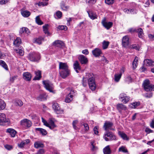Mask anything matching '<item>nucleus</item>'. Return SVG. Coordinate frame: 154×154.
Wrapping results in <instances>:
<instances>
[{"mask_svg": "<svg viewBox=\"0 0 154 154\" xmlns=\"http://www.w3.org/2000/svg\"><path fill=\"white\" fill-rule=\"evenodd\" d=\"M119 135L124 140H128V138L127 137V135L124 133L119 131L118 133Z\"/></svg>", "mask_w": 154, "mask_h": 154, "instance_id": "nucleus-31", "label": "nucleus"}, {"mask_svg": "<svg viewBox=\"0 0 154 154\" xmlns=\"http://www.w3.org/2000/svg\"><path fill=\"white\" fill-rule=\"evenodd\" d=\"M16 105L17 106H21L23 105V103L21 100H18L16 102Z\"/></svg>", "mask_w": 154, "mask_h": 154, "instance_id": "nucleus-55", "label": "nucleus"}, {"mask_svg": "<svg viewBox=\"0 0 154 154\" xmlns=\"http://www.w3.org/2000/svg\"><path fill=\"white\" fill-rule=\"evenodd\" d=\"M144 62L146 63V65L150 66H154V61L150 59H147L144 60Z\"/></svg>", "mask_w": 154, "mask_h": 154, "instance_id": "nucleus-25", "label": "nucleus"}, {"mask_svg": "<svg viewBox=\"0 0 154 154\" xmlns=\"http://www.w3.org/2000/svg\"><path fill=\"white\" fill-rule=\"evenodd\" d=\"M74 68L77 73H79L78 70H81V67L78 62L77 61L75 62L73 64Z\"/></svg>", "mask_w": 154, "mask_h": 154, "instance_id": "nucleus-22", "label": "nucleus"}, {"mask_svg": "<svg viewBox=\"0 0 154 154\" xmlns=\"http://www.w3.org/2000/svg\"><path fill=\"white\" fill-rule=\"evenodd\" d=\"M103 138L106 141L116 140V137L113 133L109 131H105L103 135Z\"/></svg>", "mask_w": 154, "mask_h": 154, "instance_id": "nucleus-2", "label": "nucleus"}, {"mask_svg": "<svg viewBox=\"0 0 154 154\" xmlns=\"http://www.w3.org/2000/svg\"><path fill=\"white\" fill-rule=\"evenodd\" d=\"M138 33V36L140 38H142L143 35V31L141 28H139L135 30Z\"/></svg>", "mask_w": 154, "mask_h": 154, "instance_id": "nucleus-35", "label": "nucleus"}, {"mask_svg": "<svg viewBox=\"0 0 154 154\" xmlns=\"http://www.w3.org/2000/svg\"><path fill=\"white\" fill-rule=\"evenodd\" d=\"M89 17L92 20H94L97 18V16L96 13L91 11H87Z\"/></svg>", "mask_w": 154, "mask_h": 154, "instance_id": "nucleus-18", "label": "nucleus"}, {"mask_svg": "<svg viewBox=\"0 0 154 154\" xmlns=\"http://www.w3.org/2000/svg\"><path fill=\"white\" fill-rule=\"evenodd\" d=\"M138 58L136 57L134 60L132 66L134 69H135L138 65Z\"/></svg>", "mask_w": 154, "mask_h": 154, "instance_id": "nucleus-30", "label": "nucleus"}, {"mask_svg": "<svg viewBox=\"0 0 154 154\" xmlns=\"http://www.w3.org/2000/svg\"><path fill=\"white\" fill-rule=\"evenodd\" d=\"M143 96L144 97L147 98H150L152 96V93L151 92L146 93L144 94Z\"/></svg>", "mask_w": 154, "mask_h": 154, "instance_id": "nucleus-49", "label": "nucleus"}, {"mask_svg": "<svg viewBox=\"0 0 154 154\" xmlns=\"http://www.w3.org/2000/svg\"><path fill=\"white\" fill-rule=\"evenodd\" d=\"M144 90L146 91H154V85L150 84L148 80H145L143 84Z\"/></svg>", "mask_w": 154, "mask_h": 154, "instance_id": "nucleus-4", "label": "nucleus"}, {"mask_svg": "<svg viewBox=\"0 0 154 154\" xmlns=\"http://www.w3.org/2000/svg\"><path fill=\"white\" fill-rule=\"evenodd\" d=\"M60 6L61 9L64 11H67L69 8V6L66 5L63 1L61 3Z\"/></svg>", "mask_w": 154, "mask_h": 154, "instance_id": "nucleus-20", "label": "nucleus"}, {"mask_svg": "<svg viewBox=\"0 0 154 154\" xmlns=\"http://www.w3.org/2000/svg\"><path fill=\"white\" fill-rule=\"evenodd\" d=\"M129 44V38L128 36L126 35L124 36L122 39V45L123 47H127Z\"/></svg>", "mask_w": 154, "mask_h": 154, "instance_id": "nucleus-14", "label": "nucleus"}, {"mask_svg": "<svg viewBox=\"0 0 154 154\" xmlns=\"http://www.w3.org/2000/svg\"><path fill=\"white\" fill-rule=\"evenodd\" d=\"M129 48L131 49H135L139 51L140 49V47L138 45L136 44L132 45H131Z\"/></svg>", "mask_w": 154, "mask_h": 154, "instance_id": "nucleus-47", "label": "nucleus"}, {"mask_svg": "<svg viewBox=\"0 0 154 154\" xmlns=\"http://www.w3.org/2000/svg\"><path fill=\"white\" fill-rule=\"evenodd\" d=\"M78 59L80 63L82 64H86L88 62V59L84 56L82 55H79Z\"/></svg>", "mask_w": 154, "mask_h": 154, "instance_id": "nucleus-15", "label": "nucleus"}, {"mask_svg": "<svg viewBox=\"0 0 154 154\" xmlns=\"http://www.w3.org/2000/svg\"><path fill=\"white\" fill-rule=\"evenodd\" d=\"M78 121L77 120H75L73 122L72 125L74 129L75 130H77L78 128L76 126V124L78 123Z\"/></svg>", "mask_w": 154, "mask_h": 154, "instance_id": "nucleus-50", "label": "nucleus"}, {"mask_svg": "<svg viewBox=\"0 0 154 154\" xmlns=\"http://www.w3.org/2000/svg\"><path fill=\"white\" fill-rule=\"evenodd\" d=\"M42 122L43 123L44 125L52 129L56 127L54 123V119L53 118H50L49 119V123L43 117L42 118Z\"/></svg>", "mask_w": 154, "mask_h": 154, "instance_id": "nucleus-3", "label": "nucleus"}, {"mask_svg": "<svg viewBox=\"0 0 154 154\" xmlns=\"http://www.w3.org/2000/svg\"><path fill=\"white\" fill-rule=\"evenodd\" d=\"M88 85L92 91H94L96 88V85L95 83L94 75L92 76V78H89L88 80Z\"/></svg>", "mask_w": 154, "mask_h": 154, "instance_id": "nucleus-9", "label": "nucleus"}, {"mask_svg": "<svg viewBox=\"0 0 154 154\" xmlns=\"http://www.w3.org/2000/svg\"><path fill=\"white\" fill-rule=\"evenodd\" d=\"M96 2V0H86V2L88 4H94Z\"/></svg>", "mask_w": 154, "mask_h": 154, "instance_id": "nucleus-57", "label": "nucleus"}, {"mask_svg": "<svg viewBox=\"0 0 154 154\" xmlns=\"http://www.w3.org/2000/svg\"><path fill=\"white\" fill-rule=\"evenodd\" d=\"M122 76L121 74H116L115 75V80L116 82H118Z\"/></svg>", "mask_w": 154, "mask_h": 154, "instance_id": "nucleus-43", "label": "nucleus"}, {"mask_svg": "<svg viewBox=\"0 0 154 154\" xmlns=\"http://www.w3.org/2000/svg\"><path fill=\"white\" fill-rule=\"evenodd\" d=\"M59 69L60 75L63 78H65L70 75V71L67 63L59 62Z\"/></svg>", "mask_w": 154, "mask_h": 154, "instance_id": "nucleus-1", "label": "nucleus"}, {"mask_svg": "<svg viewBox=\"0 0 154 154\" xmlns=\"http://www.w3.org/2000/svg\"><path fill=\"white\" fill-rule=\"evenodd\" d=\"M35 21L36 23L39 25H41L43 24V23L41 20L39 18V16H38L35 18Z\"/></svg>", "mask_w": 154, "mask_h": 154, "instance_id": "nucleus-46", "label": "nucleus"}, {"mask_svg": "<svg viewBox=\"0 0 154 154\" xmlns=\"http://www.w3.org/2000/svg\"><path fill=\"white\" fill-rule=\"evenodd\" d=\"M32 125L31 122L26 119H24L20 121V125L25 129H27L30 127Z\"/></svg>", "mask_w": 154, "mask_h": 154, "instance_id": "nucleus-7", "label": "nucleus"}, {"mask_svg": "<svg viewBox=\"0 0 154 154\" xmlns=\"http://www.w3.org/2000/svg\"><path fill=\"white\" fill-rule=\"evenodd\" d=\"M58 103L57 102H54L52 106V108L54 110V112L57 113L58 111Z\"/></svg>", "mask_w": 154, "mask_h": 154, "instance_id": "nucleus-39", "label": "nucleus"}, {"mask_svg": "<svg viewBox=\"0 0 154 154\" xmlns=\"http://www.w3.org/2000/svg\"><path fill=\"white\" fill-rule=\"evenodd\" d=\"M8 119L6 118L5 115L3 113H0V125H2L4 123L8 122Z\"/></svg>", "mask_w": 154, "mask_h": 154, "instance_id": "nucleus-12", "label": "nucleus"}, {"mask_svg": "<svg viewBox=\"0 0 154 154\" xmlns=\"http://www.w3.org/2000/svg\"><path fill=\"white\" fill-rule=\"evenodd\" d=\"M14 50L16 51L17 53L21 56H23L24 54V51L22 49H14Z\"/></svg>", "mask_w": 154, "mask_h": 154, "instance_id": "nucleus-48", "label": "nucleus"}, {"mask_svg": "<svg viewBox=\"0 0 154 154\" xmlns=\"http://www.w3.org/2000/svg\"><path fill=\"white\" fill-rule=\"evenodd\" d=\"M119 152L126 153L128 152V151L125 146H122L119 148Z\"/></svg>", "mask_w": 154, "mask_h": 154, "instance_id": "nucleus-40", "label": "nucleus"}, {"mask_svg": "<svg viewBox=\"0 0 154 154\" xmlns=\"http://www.w3.org/2000/svg\"><path fill=\"white\" fill-rule=\"evenodd\" d=\"M30 142V140L29 139H26L21 142L20 144H18V145L19 147L21 148L23 147L25 145L29 143Z\"/></svg>", "mask_w": 154, "mask_h": 154, "instance_id": "nucleus-21", "label": "nucleus"}, {"mask_svg": "<svg viewBox=\"0 0 154 154\" xmlns=\"http://www.w3.org/2000/svg\"><path fill=\"white\" fill-rule=\"evenodd\" d=\"M34 146L36 148H43L44 147V144L41 142L39 141L35 142L34 143Z\"/></svg>", "mask_w": 154, "mask_h": 154, "instance_id": "nucleus-27", "label": "nucleus"}, {"mask_svg": "<svg viewBox=\"0 0 154 154\" xmlns=\"http://www.w3.org/2000/svg\"><path fill=\"white\" fill-rule=\"evenodd\" d=\"M58 29L61 30L66 31L67 29V27L66 26H58Z\"/></svg>", "mask_w": 154, "mask_h": 154, "instance_id": "nucleus-51", "label": "nucleus"}, {"mask_svg": "<svg viewBox=\"0 0 154 154\" xmlns=\"http://www.w3.org/2000/svg\"><path fill=\"white\" fill-rule=\"evenodd\" d=\"M113 123L110 122L106 121L104 123L103 128L106 131H109V130H114L115 129L112 128Z\"/></svg>", "mask_w": 154, "mask_h": 154, "instance_id": "nucleus-8", "label": "nucleus"}, {"mask_svg": "<svg viewBox=\"0 0 154 154\" xmlns=\"http://www.w3.org/2000/svg\"><path fill=\"white\" fill-rule=\"evenodd\" d=\"M116 108L120 112H121L122 110H126V107L122 103H119L116 105Z\"/></svg>", "mask_w": 154, "mask_h": 154, "instance_id": "nucleus-17", "label": "nucleus"}, {"mask_svg": "<svg viewBox=\"0 0 154 154\" xmlns=\"http://www.w3.org/2000/svg\"><path fill=\"white\" fill-rule=\"evenodd\" d=\"M23 78L27 81H30L32 77L31 74L29 72H25L23 74Z\"/></svg>", "mask_w": 154, "mask_h": 154, "instance_id": "nucleus-16", "label": "nucleus"}, {"mask_svg": "<svg viewBox=\"0 0 154 154\" xmlns=\"http://www.w3.org/2000/svg\"><path fill=\"white\" fill-rule=\"evenodd\" d=\"M47 96L46 94L43 93L40 94L37 97V99L40 101L45 100L47 98Z\"/></svg>", "mask_w": 154, "mask_h": 154, "instance_id": "nucleus-24", "label": "nucleus"}, {"mask_svg": "<svg viewBox=\"0 0 154 154\" xmlns=\"http://www.w3.org/2000/svg\"><path fill=\"white\" fill-rule=\"evenodd\" d=\"M92 76H93V74L88 73L87 74L85 77L83 78L82 84L84 87H85L87 85V82L88 83L89 79V78H91Z\"/></svg>", "mask_w": 154, "mask_h": 154, "instance_id": "nucleus-10", "label": "nucleus"}, {"mask_svg": "<svg viewBox=\"0 0 154 154\" xmlns=\"http://www.w3.org/2000/svg\"><path fill=\"white\" fill-rule=\"evenodd\" d=\"M43 83L45 88L51 92L54 93L55 92L53 90L54 86L53 84L48 80L44 81Z\"/></svg>", "mask_w": 154, "mask_h": 154, "instance_id": "nucleus-5", "label": "nucleus"}, {"mask_svg": "<svg viewBox=\"0 0 154 154\" xmlns=\"http://www.w3.org/2000/svg\"><path fill=\"white\" fill-rule=\"evenodd\" d=\"M44 40V39L43 38L40 37L36 38L35 40V42L38 44L40 45L41 44L42 42Z\"/></svg>", "mask_w": 154, "mask_h": 154, "instance_id": "nucleus-42", "label": "nucleus"}, {"mask_svg": "<svg viewBox=\"0 0 154 154\" xmlns=\"http://www.w3.org/2000/svg\"><path fill=\"white\" fill-rule=\"evenodd\" d=\"M6 132L9 133L11 136L12 137H14L17 133L16 131L11 128L8 129L6 130Z\"/></svg>", "mask_w": 154, "mask_h": 154, "instance_id": "nucleus-19", "label": "nucleus"}, {"mask_svg": "<svg viewBox=\"0 0 154 154\" xmlns=\"http://www.w3.org/2000/svg\"><path fill=\"white\" fill-rule=\"evenodd\" d=\"M82 125L84 126L85 131H88L89 130V127L87 123H83Z\"/></svg>", "mask_w": 154, "mask_h": 154, "instance_id": "nucleus-60", "label": "nucleus"}, {"mask_svg": "<svg viewBox=\"0 0 154 154\" xmlns=\"http://www.w3.org/2000/svg\"><path fill=\"white\" fill-rule=\"evenodd\" d=\"M130 97L128 96H126L125 98L122 99L121 101L123 102L124 103L126 104L130 100Z\"/></svg>", "mask_w": 154, "mask_h": 154, "instance_id": "nucleus-44", "label": "nucleus"}, {"mask_svg": "<svg viewBox=\"0 0 154 154\" xmlns=\"http://www.w3.org/2000/svg\"><path fill=\"white\" fill-rule=\"evenodd\" d=\"M36 75L34 78V80H39L41 77V71L38 70L37 71H35V72Z\"/></svg>", "mask_w": 154, "mask_h": 154, "instance_id": "nucleus-26", "label": "nucleus"}, {"mask_svg": "<svg viewBox=\"0 0 154 154\" xmlns=\"http://www.w3.org/2000/svg\"><path fill=\"white\" fill-rule=\"evenodd\" d=\"M94 141H93L91 142V149L92 150H94L97 149V147L95 146L94 145Z\"/></svg>", "mask_w": 154, "mask_h": 154, "instance_id": "nucleus-54", "label": "nucleus"}, {"mask_svg": "<svg viewBox=\"0 0 154 154\" xmlns=\"http://www.w3.org/2000/svg\"><path fill=\"white\" fill-rule=\"evenodd\" d=\"M109 42L108 41L104 40L102 43V47L103 49H106L108 48L109 45Z\"/></svg>", "mask_w": 154, "mask_h": 154, "instance_id": "nucleus-32", "label": "nucleus"}, {"mask_svg": "<svg viewBox=\"0 0 154 154\" xmlns=\"http://www.w3.org/2000/svg\"><path fill=\"white\" fill-rule=\"evenodd\" d=\"M36 130L39 131L40 133L44 135H46L47 134L46 131L45 129L42 128H36Z\"/></svg>", "mask_w": 154, "mask_h": 154, "instance_id": "nucleus-36", "label": "nucleus"}, {"mask_svg": "<svg viewBox=\"0 0 154 154\" xmlns=\"http://www.w3.org/2000/svg\"><path fill=\"white\" fill-rule=\"evenodd\" d=\"M145 131L147 133V134H149L150 133H152L153 132V131L151 130L149 128H146L145 130Z\"/></svg>", "mask_w": 154, "mask_h": 154, "instance_id": "nucleus-64", "label": "nucleus"}, {"mask_svg": "<svg viewBox=\"0 0 154 154\" xmlns=\"http://www.w3.org/2000/svg\"><path fill=\"white\" fill-rule=\"evenodd\" d=\"M99 128V127L98 126H96L94 127L93 129V130L94 132V133L96 135H98L99 133V132L98 131Z\"/></svg>", "mask_w": 154, "mask_h": 154, "instance_id": "nucleus-53", "label": "nucleus"}, {"mask_svg": "<svg viewBox=\"0 0 154 154\" xmlns=\"http://www.w3.org/2000/svg\"><path fill=\"white\" fill-rule=\"evenodd\" d=\"M140 105V103L139 102H134L129 105L130 107L132 108L135 109L139 106Z\"/></svg>", "mask_w": 154, "mask_h": 154, "instance_id": "nucleus-33", "label": "nucleus"}, {"mask_svg": "<svg viewBox=\"0 0 154 154\" xmlns=\"http://www.w3.org/2000/svg\"><path fill=\"white\" fill-rule=\"evenodd\" d=\"M17 76L15 75L14 76L10 77V81L11 83L14 82V81L17 78Z\"/></svg>", "mask_w": 154, "mask_h": 154, "instance_id": "nucleus-58", "label": "nucleus"}, {"mask_svg": "<svg viewBox=\"0 0 154 154\" xmlns=\"http://www.w3.org/2000/svg\"><path fill=\"white\" fill-rule=\"evenodd\" d=\"M125 81L128 83H129L132 81V78L130 76H128L126 79Z\"/></svg>", "mask_w": 154, "mask_h": 154, "instance_id": "nucleus-59", "label": "nucleus"}, {"mask_svg": "<svg viewBox=\"0 0 154 154\" xmlns=\"http://www.w3.org/2000/svg\"><path fill=\"white\" fill-rule=\"evenodd\" d=\"M21 14L24 17H27L30 15V13L27 11H21Z\"/></svg>", "mask_w": 154, "mask_h": 154, "instance_id": "nucleus-34", "label": "nucleus"}, {"mask_svg": "<svg viewBox=\"0 0 154 154\" xmlns=\"http://www.w3.org/2000/svg\"><path fill=\"white\" fill-rule=\"evenodd\" d=\"M21 41L19 37H17L14 42V44L16 46H18L21 43Z\"/></svg>", "mask_w": 154, "mask_h": 154, "instance_id": "nucleus-29", "label": "nucleus"}, {"mask_svg": "<svg viewBox=\"0 0 154 154\" xmlns=\"http://www.w3.org/2000/svg\"><path fill=\"white\" fill-rule=\"evenodd\" d=\"M4 147L8 150H10L12 149L13 147L11 145L6 144L4 145Z\"/></svg>", "mask_w": 154, "mask_h": 154, "instance_id": "nucleus-52", "label": "nucleus"}, {"mask_svg": "<svg viewBox=\"0 0 154 154\" xmlns=\"http://www.w3.org/2000/svg\"><path fill=\"white\" fill-rule=\"evenodd\" d=\"M148 36L150 41H153L154 40V34L152 35L151 34H149L148 35Z\"/></svg>", "mask_w": 154, "mask_h": 154, "instance_id": "nucleus-62", "label": "nucleus"}, {"mask_svg": "<svg viewBox=\"0 0 154 154\" xmlns=\"http://www.w3.org/2000/svg\"><path fill=\"white\" fill-rule=\"evenodd\" d=\"M48 25L46 24L45 25V26H43V30L44 32L46 35H47L48 36L49 35H50V33L48 32Z\"/></svg>", "mask_w": 154, "mask_h": 154, "instance_id": "nucleus-38", "label": "nucleus"}, {"mask_svg": "<svg viewBox=\"0 0 154 154\" xmlns=\"http://www.w3.org/2000/svg\"><path fill=\"white\" fill-rule=\"evenodd\" d=\"M103 151L104 154H110L111 152L109 145L106 146L103 149Z\"/></svg>", "mask_w": 154, "mask_h": 154, "instance_id": "nucleus-23", "label": "nucleus"}, {"mask_svg": "<svg viewBox=\"0 0 154 154\" xmlns=\"http://www.w3.org/2000/svg\"><path fill=\"white\" fill-rule=\"evenodd\" d=\"M28 58L31 61H38L40 59V54L38 53H31L29 54Z\"/></svg>", "mask_w": 154, "mask_h": 154, "instance_id": "nucleus-6", "label": "nucleus"}, {"mask_svg": "<svg viewBox=\"0 0 154 154\" xmlns=\"http://www.w3.org/2000/svg\"><path fill=\"white\" fill-rule=\"evenodd\" d=\"M93 54L95 57H98L102 54V50L98 48H96L92 51Z\"/></svg>", "mask_w": 154, "mask_h": 154, "instance_id": "nucleus-11", "label": "nucleus"}, {"mask_svg": "<svg viewBox=\"0 0 154 154\" xmlns=\"http://www.w3.org/2000/svg\"><path fill=\"white\" fill-rule=\"evenodd\" d=\"M114 0H105V2L109 5H112L114 3Z\"/></svg>", "mask_w": 154, "mask_h": 154, "instance_id": "nucleus-56", "label": "nucleus"}, {"mask_svg": "<svg viewBox=\"0 0 154 154\" xmlns=\"http://www.w3.org/2000/svg\"><path fill=\"white\" fill-rule=\"evenodd\" d=\"M72 95L68 94L65 99V102L68 103L70 102L72 100Z\"/></svg>", "mask_w": 154, "mask_h": 154, "instance_id": "nucleus-37", "label": "nucleus"}, {"mask_svg": "<svg viewBox=\"0 0 154 154\" xmlns=\"http://www.w3.org/2000/svg\"><path fill=\"white\" fill-rule=\"evenodd\" d=\"M6 104L4 101L0 99V109H3L5 107Z\"/></svg>", "mask_w": 154, "mask_h": 154, "instance_id": "nucleus-41", "label": "nucleus"}, {"mask_svg": "<svg viewBox=\"0 0 154 154\" xmlns=\"http://www.w3.org/2000/svg\"><path fill=\"white\" fill-rule=\"evenodd\" d=\"M127 96L126 95L123 93H121L120 94L119 96V99H122L125 98V97Z\"/></svg>", "mask_w": 154, "mask_h": 154, "instance_id": "nucleus-61", "label": "nucleus"}, {"mask_svg": "<svg viewBox=\"0 0 154 154\" xmlns=\"http://www.w3.org/2000/svg\"><path fill=\"white\" fill-rule=\"evenodd\" d=\"M102 23L103 26L107 29H109L111 28L113 25V23L112 22H106L105 19H104L102 21Z\"/></svg>", "mask_w": 154, "mask_h": 154, "instance_id": "nucleus-13", "label": "nucleus"}, {"mask_svg": "<svg viewBox=\"0 0 154 154\" xmlns=\"http://www.w3.org/2000/svg\"><path fill=\"white\" fill-rule=\"evenodd\" d=\"M0 65L4 68L6 70H8V67L5 62L2 60H0Z\"/></svg>", "mask_w": 154, "mask_h": 154, "instance_id": "nucleus-45", "label": "nucleus"}, {"mask_svg": "<svg viewBox=\"0 0 154 154\" xmlns=\"http://www.w3.org/2000/svg\"><path fill=\"white\" fill-rule=\"evenodd\" d=\"M65 47V45L64 42L62 41L58 40V50L59 48H60V50L62 51Z\"/></svg>", "mask_w": 154, "mask_h": 154, "instance_id": "nucleus-28", "label": "nucleus"}, {"mask_svg": "<svg viewBox=\"0 0 154 154\" xmlns=\"http://www.w3.org/2000/svg\"><path fill=\"white\" fill-rule=\"evenodd\" d=\"M48 5V3L45 2H41L38 3V5L39 6H45L47 5Z\"/></svg>", "mask_w": 154, "mask_h": 154, "instance_id": "nucleus-63", "label": "nucleus"}]
</instances>
